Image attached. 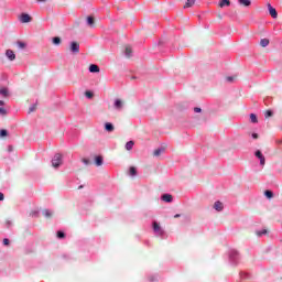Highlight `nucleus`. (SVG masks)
<instances>
[{"label": "nucleus", "instance_id": "nucleus-39", "mask_svg": "<svg viewBox=\"0 0 282 282\" xmlns=\"http://www.w3.org/2000/svg\"><path fill=\"white\" fill-rule=\"evenodd\" d=\"M0 116H8V110H6V108L0 107Z\"/></svg>", "mask_w": 282, "mask_h": 282}, {"label": "nucleus", "instance_id": "nucleus-8", "mask_svg": "<svg viewBox=\"0 0 282 282\" xmlns=\"http://www.w3.org/2000/svg\"><path fill=\"white\" fill-rule=\"evenodd\" d=\"M122 107H124V104L122 102V99H115L113 101V109H116V111H122Z\"/></svg>", "mask_w": 282, "mask_h": 282}, {"label": "nucleus", "instance_id": "nucleus-38", "mask_svg": "<svg viewBox=\"0 0 282 282\" xmlns=\"http://www.w3.org/2000/svg\"><path fill=\"white\" fill-rule=\"evenodd\" d=\"M236 78H237V76H227L226 80H227V83H235Z\"/></svg>", "mask_w": 282, "mask_h": 282}, {"label": "nucleus", "instance_id": "nucleus-34", "mask_svg": "<svg viewBox=\"0 0 282 282\" xmlns=\"http://www.w3.org/2000/svg\"><path fill=\"white\" fill-rule=\"evenodd\" d=\"M0 138H8V130L1 129L0 130Z\"/></svg>", "mask_w": 282, "mask_h": 282}, {"label": "nucleus", "instance_id": "nucleus-49", "mask_svg": "<svg viewBox=\"0 0 282 282\" xmlns=\"http://www.w3.org/2000/svg\"><path fill=\"white\" fill-rule=\"evenodd\" d=\"M178 217H182V215L180 214L174 215V219H178Z\"/></svg>", "mask_w": 282, "mask_h": 282}, {"label": "nucleus", "instance_id": "nucleus-26", "mask_svg": "<svg viewBox=\"0 0 282 282\" xmlns=\"http://www.w3.org/2000/svg\"><path fill=\"white\" fill-rule=\"evenodd\" d=\"M135 144V142L133 141H128L126 143V151H131L133 149V145Z\"/></svg>", "mask_w": 282, "mask_h": 282}, {"label": "nucleus", "instance_id": "nucleus-47", "mask_svg": "<svg viewBox=\"0 0 282 282\" xmlns=\"http://www.w3.org/2000/svg\"><path fill=\"white\" fill-rule=\"evenodd\" d=\"M32 217H39V213L37 212H33L32 213Z\"/></svg>", "mask_w": 282, "mask_h": 282}, {"label": "nucleus", "instance_id": "nucleus-4", "mask_svg": "<svg viewBox=\"0 0 282 282\" xmlns=\"http://www.w3.org/2000/svg\"><path fill=\"white\" fill-rule=\"evenodd\" d=\"M254 156L257 158V160H260V166H265V155H263V152H261V150H256Z\"/></svg>", "mask_w": 282, "mask_h": 282}, {"label": "nucleus", "instance_id": "nucleus-40", "mask_svg": "<svg viewBox=\"0 0 282 282\" xmlns=\"http://www.w3.org/2000/svg\"><path fill=\"white\" fill-rule=\"evenodd\" d=\"M82 162L83 164H85V166H89V164H91V161H89V159H83Z\"/></svg>", "mask_w": 282, "mask_h": 282}, {"label": "nucleus", "instance_id": "nucleus-9", "mask_svg": "<svg viewBox=\"0 0 282 282\" xmlns=\"http://www.w3.org/2000/svg\"><path fill=\"white\" fill-rule=\"evenodd\" d=\"M6 56H7V58L9 59V61H17V54H14V51H12V50H10V48H8L7 51H6Z\"/></svg>", "mask_w": 282, "mask_h": 282}, {"label": "nucleus", "instance_id": "nucleus-20", "mask_svg": "<svg viewBox=\"0 0 282 282\" xmlns=\"http://www.w3.org/2000/svg\"><path fill=\"white\" fill-rule=\"evenodd\" d=\"M104 162H105V160L102 159V156H100V155L95 156L96 166H102Z\"/></svg>", "mask_w": 282, "mask_h": 282}, {"label": "nucleus", "instance_id": "nucleus-14", "mask_svg": "<svg viewBox=\"0 0 282 282\" xmlns=\"http://www.w3.org/2000/svg\"><path fill=\"white\" fill-rule=\"evenodd\" d=\"M164 151H166V148H164V147L158 148L153 152L154 158H160V155H162V153H164Z\"/></svg>", "mask_w": 282, "mask_h": 282}, {"label": "nucleus", "instance_id": "nucleus-2", "mask_svg": "<svg viewBox=\"0 0 282 282\" xmlns=\"http://www.w3.org/2000/svg\"><path fill=\"white\" fill-rule=\"evenodd\" d=\"M228 261L231 265H239V261H241V254L237 251V249H231L228 251Z\"/></svg>", "mask_w": 282, "mask_h": 282}, {"label": "nucleus", "instance_id": "nucleus-7", "mask_svg": "<svg viewBox=\"0 0 282 282\" xmlns=\"http://www.w3.org/2000/svg\"><path fill=\"white\" fill-rule=\"evenodd\" d=\"M267 8H268L269 14H270V17H272V19H279V12L276 11V9L274 7H272L271 3H268Z\"/></svg>", "mask_w": 282, "mask_h": 282}, {"label": "nucleus", "instance_id": "nucleus-1", "mask_svg": "<svg viewBox=\"0 0 282 282\" xmlns=\"http://www.w3.org/2000/svg\"><path fill=\"white\" fill-rule=\"evenodd\" d=\"M152 230L154 237H158L159 239H166V237H169V235L166 234L164 228H162L158 220L152 221Z\"/></svg>", "mask_w": 282, "mask_h": 282}, {"label": "nucleus", "instance_id": "nucleus-35", "mask_svg": "<svg viewBox=\"0 0 282 282\" xmlns=\"http://www.w3.org/2000/svg\"><path fill=\"white\" fill-rule=\"evenodd\" d=\"M18 47H19L20 50H25L26 44H25L24 42H22V41H18Z\"/></svg>", "mask_w": 282, "mask_h": 282}, {"label": "nucleus", "instance_id": "nucleus-36", "mask_svg": "<svg viewBox=\"0 0 282 282\" xmlns=\"http://www.w3.org/2000/svg\"><path fill=\"white\" fill-rule=\"evenodd\" d=\"M158 279H159L158 274H152V275L149 276L150 282H155V281H158Z\"/></svg>", "mask_w": 282, "mask_h": 282}, {"label": "nucleus", "instance_id": "nucleus-11", "mask_svg": "<svg viewBox=\"0 0 282 282\" xmlns=\"http://www.w3.org/2000/svg\"><path fill=\"white\" fill-rule=\"evenodd\" d=\"M104 129H105V131H107L108 133H111V132L115 131L116 127H115L113 123H111V122H106V123L104 124Z\"/></svg>", "mask_w": 282, "mask_h": 282}, {"label": "nucleus", "instance_id": "nucleus-28", "mask_svg": "<svg viewBox=\"0 0 282 282\" xmlns=\"http://www.w3.org/2000/svg\"><path fill=\"white\" fill-rule=\"evenodd\" d=\"M56 237H57V239H65V237H66L65 231L57 230Z\"/></svg>", "mask_w": 282, "mask_h": 282}, {"label": "nucleus", "instance_id": "nucleus-6", "mask_svg": "<svg viewBox=\"0 0 282 282\" xmlns=\"http://www.w3.org/2000/svg\"><path fill=\"white\" fill-rule=\"evenodd\" d=\"M69 50L72 54H78V52H80V44H78V42L76 41H72L69 45Z\"/></svg>", "mask_w": 282, "mask_h": 282}, {"label": "nucleus", "instance_id": "nucleus-31", "mask_svg": "<svg viewBox=\"0 0 282 282\" xmlns=\"http://www.w3.org/2000/svg\"><path fill=\"white\" fill-rule=\"evenodd\" d=\"M195 6V0H187L184 8H193Z\"/></svg>", "mask_w": 282, "mask_h": 282}, {"label": "nucleus", "instance_id": "nucleus-48", "mask_svg": "<svg viewBox=\"0 0 282 282\" xmlns=\"http://www.w3.org/2000/svg\"><path fill=\"white\" fill-rule=\"evenodd\" d=\"M6 105V101L0 100V107H3Z\"/></svg>", "mask_w": 282, "mask_h": 282}, {"label": "nucleus", "instance_id": "nucleus-24", "mask_svg": "<svg viewBox=\"0 0 282 282\" xmlns=\"http://www.w3.org/2000/svg\"><path fill=\"white\" fill-rule=\"evenodd\" d=\"M260 45H261V47H268L270 45V40L269 39H261L260 40Z\"/></svg>", "mask_w": 282, "mask_h": 282}, {"label": "nucleus", "instance_id": "nucleus-41", "mask_svg": "<svg viewBox=\"0 0 282 282\" xmlns=\"http://www.w3.org/2000/svg\"><path fill=\"white\" fill-rule=\"evenodd\" d=\"M251 138H252L253 140H258V139H259V133L252 132V133H251Z\"/></svg>", "mask_w": 282, "mask_h": 282}, {"label": "nucleus", "instance_id": "nucleus-50", "mask_svg": "<svg viewBox=\"0 0 282 282\" xmlns=\"http://www.w3.org/2000/svg\"><path fill=\"white\" fill-rule=\"evenodd\" d=\"M47 0H37L39 3H45Z\"/></svg>", "mask_w": 282, "mask_h": 282}, {"label": "nucleus", "instance_id": "nucleus-42", "mask_svg": "<svg viewBox=\"0 0 282 282\" xmlns=\"http://www.w3.org/2000/svg\"><path fill=\"white\" fill-rule=\"evenodd\" d=\"M2 243H3V246H10V239L4 238Z\"/></svg>", "mask_w": 282, "mask_h": 282}, {"label": "nucleus", "instance_id": "nucleus-30", "mask_svg": "<svg viewBox=\"0 0 282 282\" xmlns=\"http://www.w3.org/2000/svg\"><path fill=\"white\" fill-rule=\"evenodd\" d=\"M250 121L253 124H257V122H259V119L257 118V116L254 113H250Z\"/></svg>", "mask_w": 282, "mask_h": 282}, {"label": "nucleus", "instance_id": "nucleus-5", "mask_svg": "<svg viewBox=\"0 0 282 282\" xmlns=\"http://www.w3.org/2000/svg\"><path fill=\"white\" fill-rule=\"evenodd\" d=\"M20 23H32V15L23 12L19 17Z\"/></svg>", "mask_w": 282, "mask_h": 282}, {"label": "nucleus", "instance_id": "nucleus-25", "mask_svg": "<svg viewBox=\"0 0 282 282\" xmlns=\"http://www.w3.org/2000/svg\"><path fill=\"white\" fill-rule=\"evenodd\" d=\"M86 21H87V25H89L90 28H94V23H95L94 17L88 15Z\"/></svg>", "mask_w": 282, "mask_h": 282}, {"label": "nucleus", "instance_id": "nucleus-17", "mask_svg": "<svg viewBox=\"0 0 282 282\" xmlns=\"http://www.w3.org/2000/svg\"><path fill=\"white\" fill-rule=\"evenodd\" d=\"M240 279H242V281H248V280L252 279V275H250V273H248V272L241 271Z\"/></svg>", "mask_w": 282, "mask_h": 282}, {"label": "nucleus", "instance_id": "nucleus-23", "mask_svg": "<svg viewBox=\"0 0 282 282\" xmlns=\"http://www.w3.org/2000/svg\"><path fill=\"white\" fill-rule=\"evenodd\" d=\"M264 197H267V199H272V197H274V192H272L270 189H265Z\"/></svg>", "mask_w": 282, "mask_h": 282}, {"label": "nucleus", "instance_id": "nucleus-3", "mask_svg": "<svg viewBox=\"0 0 282 282\" xmlns=\"http://www.w3.org/2000/svg\"><path fill=\"white\" fill-rule=\"evenodd\" d=\"M51 163L53 169H61V166H63V154L61 153L54 154Z\"/></svg>", "mask_w": 282, "mask_h": 282}, {"label": "nucleus", "instance_id": "nucleus-18", "mask_svg": "<svg viewBox=\"0 0 282 282\" xmlns=\"http://www.w3.org/2000/svg\"><path fill=\"white\" fill-rule=\"evenodd\" d=\"M132 55H133V50H131V46H126V48H124V56L127 58H131Z\"/></svg>", "mask_w": 282, "mask_h": 282}, {"label": "nucleus", "instance_id": "nucleus-46", "mask_svg": "<svg viewBox=\"0 0 282 282\" xmlns=\"http://www.w3.org/2000/svg\"><path fill=\"white\" fill-rule=\"evenodd\" d=\"M3 199H6V195H3V193L0 192V202H3Z\"/></svg>", "mask_w": 282, "mask_h": 282}, {"label": "nucleus", "instance_id": "nucleus-13", "mask_svg": "<svg viewBox=\"0 0 282 282\" xmlns=\"http://www.w3.org/2000/svg\"><path fill=\"white\" fill-rule=\"evenodd\" d=\"M214 208L217 210V213H221V210H224V203L216 200L214 203Z\"/></svg>", "mask_w": 282, "mask_h": 282}, {"label": "nucleus", "instance_id": "nucleus-37", "mask_svg": "<svg viewBox=\"0 0 282 282\" xmlns=\"http://www.w3.org/2000/svg\"><path fill=\"white\" fill-rule=\"evenodd\" d=\"M34 111H36V104L31 105L29 108V113H34Z\"/></svg>", "mask_w": 282, "mask_h": 282}, {"label": "nucleus", "instance_id": "nucleus-33", "mask_svg": "<svg viewBox=\"0 0 282 282\" xmlns=\"http://www.w3.org/2000/svg\"><path fill=\"white\" fill-rule=\"evenodd\" d=\"M272 116H274V111L270 109L264 112V118H272Z\"/></svg>", "mask_w": 282, "mask_h": 282}, {"label": "nucleus", "instance_id": "nucleus-29", "mask_svg": "<svg viewBox=\"0 0 282 282\" xmlns=\"http://www.w3.org/2000/svg\"><path fill=\"white\" fill-rule=\"evenodd\" d=\"M61 37L59 36H54L53 39H52V43H53V45H61Z\"/></svg>", "mask_w": 282, "mask_h": 282}, {"label": "nucleus", "instance_id": "nucleus-15", "mask_svg": "<svg viewBox=\"0 0 282 282\" xmlns=\"http://www.w3.org/2000/svg\"><path fill=\"white\" fill-rule=\"evenodd\" d=\"M239 6H243V8H250L252 6L251 0H238Z\"/></svg>", "mask_w": 282, "mask_h": 282}, {"label": "nucleus", "instance_id": "nucleus-10", "mask_svg": "<svg viewBox=\"0 0 282 282\" xmlns=\"http://www.w3.org/2000/svg\"><path fill=\"white\" fill-rule=\"evenodd\" d=\"M88 72H90V74H99L100 67L96 64H90L88 67Z\"/></svg>", "mask_w": 282, "mask_h": 282}, {"label": "nucleus", "instance_id": "nucleus-22", "mask_svg": "<svg viewBox=\"0 0 282 282\" xmlns=\"http://www.w3.org/2000/svg\"><path fill=\"white\" fill-rule=\"evenodd\" d=\"M42 215H44V217H46V219H50V217H52L54 215V212H52L51 209H44V210H42Z\"/></svg>", "mask_w": 282, "mask_h": 282}, {"label": "nucleus", "instance_id": "nucleus-27", "mask_svg": "<svg viewBox=\"0 0 282 282\" xmlns=\"http://www.w3.org/2000/svg\"><path fill=\"white\" fill-rule=\"evenodd\" d=\"M267 234H268V229H261L256 231L257 237H263V235H267Z\"/></svg>", "mask_w": 282, "mask_h": 282}, {"label": "nucleus", "instance_id": "nucleus-16", "mask_svg": "<svg viewBox=\"0 0 282 282\" xmlns=\"http://www.w3.org/2000/svg\"><path fill=\"white\" fill-rule=\"evenodd\" d=\"M0 96H2L3 98H8L10 96V90H8L7 87L0 88Z\"/></svg>", "mask_w": 282, "mask_h": 282}, {"label": "nucleus", "instance_id": "nucleus-44", "mask_svg": "<svg viewBox=\"0 0 282 282\" xmlns=\"http://www.w3.org/2000/svg\"><path fill=\"white\" fill-rule=\"evenodd\" d=\"M6 226H7V228H11L12 227V223L10 220H7L6 221Z\"/></svg>", "mask_w": 282, "mask_h": 282}, {"label": "nucleus", "instance_id": "nucleus-43", "mask_svg": "<svg viewBox=\"0 0 282 282\" xmlns=\"http://www.w3.org/2000/svg\"><path fill=\"white\" fill-rule=\"evenodd\" d=\"M194 111H195V113H202V108L195 107V108H194Z\"/></svg>", "mask_w": 282, "mask_h": 282}, {"label": "nucleus", "instance_id": "nucleus-45", "mask_svg": "<svg viewBox=\"0 0 282 282\" xmlns=\"http://www.w3.org/2000/svg\"><path fill=\"white\" fill-rule=\"evenodd\" d=\"M12 151H14V148L12 145H8V152L12 153Z\"/></svg>", "mask_w": 282, "mask_h": 282}, {"label": "nucleus", "instance_id": "nucleus-32", "mask_svg": "<svg viewBox=\"0 0 282 282\" xmlns=\"http://www.w3.org/2000/svg\"><path fill=\"white\" fill-rule=\"evenodd\" d=\"M85 96L88 98V100H91V98H94V93L91 90H86Z\"/></svg>", "mask_w": 282, "mask_h": 282}, {"label": "nucleus", "instance_id": "nucleus-12", "mask_svg": "<svg viewBox=\"0 0 282 282\" xmlns=\"http://www.w3.org/2000/svg\"><path fill=\"white\" fill-rule=\"evenodd\" d=\"M162 202H165V204H171L173 202V195L171 194H163L161 196Z\"/></svg>", "mask_w": 282, "mask_h": 282}, {"label": "nucleus", "instance_id": "nucleus-19", "mask_svg": "<svg viewBox=\"0 0 282 282\" xmlns=\"http://www.w3.org/2000/svg\"><path fill=\"white\" fill-rule=\"evenodd\" d=\"M218 6L219 8H228L230 7V0H219Z\"/></svg>", "mask_w": 282, "mask_h": 282}, {"label": "nucleus", "instance_id": "nucleus-21", "mask_svg": "<svg viewBox=\"0 0 282 282\" xmlns=\"http://www.w3.org/2000/svg\"><path fill=\"white\" fill-rule=\"evenodd\" d=\"M129 175H130V177H135V175H138V169H135V166H130Z\"/></svg>", "mask_w": 282, "mask_h": 282}]
</instances>
